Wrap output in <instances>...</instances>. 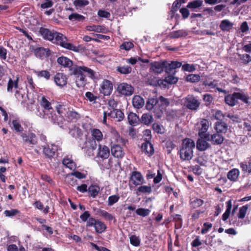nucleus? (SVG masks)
<instances>
[{
	"label": "nucleus",
	"mask_w": 251,
	"mask_h": 251,
	"mask_svg": "<svg viewBox=\"0 0 251 251\" xmlns=\"http://www.w3.org/2000/svg\"><path fill=\"white\" fill-rule=\"evenodd\" d=\"M39 32L45 39L50 41L53 44L70 50L78 51V47L72 43H68L67 38L61 33L51 31L42 27L40 28Z\"/></svg>",
	"instance_id": "obj_1"
},
{
	"label": "nucleus",
	"mask_w": 251,
	"mask_h": 251,
	"mask_svg": "<svg viewBox=\"0 0 251 251\" xmlns=\"http://www.w3.org/2000/svg\"><path fill=\"white\" fill-rule=\"evenodd\" d=\"M71 75L75 76V82L78 88H83L88 83L87 77L92 80L97 79V74L92 69L85 66H79L75 65L70 69Z\"/></svg>",
	"instance_id": "obj_2"
},
{
	"label": "nucleus",
	"mask_w": 251,
	"mask_h": 251,
	"mask_svg": "<svg viewBox=\"0 0 251 251\" xmlns=\"http://www.w3.org/2000/svg\"><path fill=\"white\" fill-rule=\"evenodd\" d=\"M195 143L191 139L186 138L182 141L179 151L180 158L182 160H190L193 156Z\"/></svg>",
	"instance_id": "obj_3"
},
{
	"label": "nucleus",
	"mask_w": 251,
	"mask_h": 251,
	"mask_svg": "<svg viewBox=\"0 0 251 251\" xmlns=\"http://www.w3.org/2000/svg\"><path fill=\"white\" fill-rule=\"evenodd\" d=\"M182 63L178 61H167L165 60L158 62V74L165 71L168 74L174 75L176 71L175 69L180 68Z\"/></svg>",
	"instance_id": "obj_4"
},
{
	"label": "nucleus",
	"mask_w": 251,
	"mask_h": 251,
	"mask_svg": "<svg viewBox=\"0 0 251 251\" xmlns=\"http://www.w3.org/2000/svg\"><path fill=\"white\" fill-rule=\"evenodd\" d=\"M181 102L187 108L197 111L200 105V102L193 95H188L181 100Z\"/></svg>",
	"instance_id": "obj_5"
},
{
	"label": "nucleus",
	"mask_w": 251,
	"mask_h": 251,
	"mask_svg": "<svg viewBox=\"0 0 251 251\" xmlns=\"http://www.w3.org/2000/svg\"><path fill=\"white\" fill-rule=\"evenodd\" d=\"M87 227H94L96 232L98 233H102L106 229V226L104 222L96 220L94 218H89L86 223Z\"/></svg>",
	"instance_id": "obj_6"
},
{
	"label": "nucleus",
	"mask_w": 251,
	"mask_h": 251,
	"mask_svg": "<svg viewBox=\"0 0 251 251\" xmlns=\"http://www.w3.org/2000/svg\"><path fill=\"white\" fill-rule=\"evenodd\" d=\"M21 136L23 139L24 145L29 147V149L33 148L34 146L36 145L38 143L37 137L32 132L29 133L27 134L22 133Z\"/></svg>",
	"instance_id": "obj_7"
},
{
	"label": "nucleus",
	"mask_w": 251,
	"mask_h": 251,
	"mask_svg": "<svg viewBox=\"0 0 251 251\" xmlns=\"http://www.w3.org/2000/svg\"><path fill=\"white\" fill-rule=\"evenodd\" d=\"M58 150V146L57 145L55 144L47 145L43 148V153L46 158L52 161V159L54 158L56 155Z\"/></svg>",
	"instance_id": "obj_8"
},
{
	"label": "nucleus",
	"mask_w": 251,
	"mask_h": 251,
	"mask_svg": "<svg viewBox=\"0 0 251 251\" xmlns=\"http://www.w3.org/2000/svg\"><path fill=\"white\" fill-rule=\"evenodd\" d=\"M117 91L121 95L129 97L134 93V88L131 84L122 82L118 85Z\"/></svg>",
	"instance_id": "obj_9"
},
{
	"label": "nucleus",
	"mask_w": 251,
	"mask_h": 251,
	"mask_svg": "<svg viewBox=\"0 0 251 251\" xmlns=\"http://www.w3.org/2000/svg\"><path fill=\"white\" fill-rule=\"evenodd\" d=\"M55 108L58 114L59 115V117L56 121H54V123H56L59 126L62 127L63 126L64 117L66 115L68 108L64 104H58L56 105Z\"/></svg>",
	"instance_id": "obj_10"
},
{
	"label": "nucleus",
	"mask_w": 251,
	"mask_h": 251,
	"mask_svg": "<svg viewBox=\"0 0 251 251\" xmlns=\"http://www.w3.org/2000/svg\"><path fill=\"white\" fill-rule=\"evenodd\" d=\"M209 121L205 119H202L201 120L200 122L197 124V128L198 130V135L201 138L205 139L206 136L209 135L206 134L208 127H209Z\"/></svg>",
	"instance_id": "obj_11"
},
{
	"label": "nucleus",
	"mask_w": 251,
	"mask_h": 251,
	"mask_svg": "<svg viewBox=\"0 0 251 251\" xmlns=\"http://www.w3.org/2000/svg\"><path fill=\"white\" fill-rule=\"evenodd\" d=\"M113 90L112 83L108 80L104 79L100 85V91L104 96H109Z\"/></svg>",
	"instance_id": "obj_12"
},
{
	"label": "nucleus",
	"mask_w": 251,
	"mask_h": 251,
	"mask_svg": "<svg viewBox=\"0 0 251 251\" xmlns=\"http://www.w3.org/2000/svg\"><path fill=\"white\" fill-rule=\"evenodd\" d=\"M54 81L60 88L65 86L68 82V76L62 73H57L54 76Z\"/></svg>",
	"instance_id": "obj_13"
},
{
	"label": "nucleus",
	"mask_w": 251,
	"mask_h": 251,
	"mask_svg": "<svg viewBox=\"0 0 251 251\" xmlns=\"http://www.w3.org/2000/svg\"><path fill=\"white\" fill-rule=\"evenodd\" d=\"M205 140L212 142L214 145H221L223 143L224 137L220 134L216 133L212 135H207Z\"/></svg>",
	"instance_id": "obj_14"
},
{
	"label": "nucleus",
	"mask_w": 251,
	"mask_h": 251,
	"mask_svg": "<svg viewBox=\"0 0 251 251\" xmlns=\"http://www.w3.org/2000/svg\"><path fill=\"white\" fill-rule=\"evenodd\" d=\"M141 151L142 152L145 153L149 156H151L154 153L153 145L149 141L145 140V142L142 144Z\"/></svg>",
	"instance_id": "obj_15"
},
{
	"label": "nucleus",
	"mask_w": 251,
	"mask_h": 251,
	"mask_svg": "<svg viewBox=\"0 0 251 251\" xmlns=\"http://www.w3.org/2000/svg\"><path fill=\"white\" fill-rule=\"evenodd\" d=\"M130 181L133 184L139 185L144 183V178L141 173L135 171L132 172Z\"/></svg>",
	"instance_id": "obj_16"
},
{
	"label": "nucleus",
	"mask_w": 251,
	"mask_h": 251,
	"mask_svg": "<svg viewBox=\"0 0 251 251\" xmlns=\"http://www.w3.org/2000/svg\"><path fill=\"white\" fill-rule=\"evenodd\" d=\"M111 151L112 154L117 158H122L125 154L122 148L118 144H113L112 142L111 143Z\"/></svg>",
	"instance_id": "obj_17"
},
{
	"label": "nucleus",
	"mask_w": 251,
	"mask_h": 251,
	"mask_svg": "<svg viewBox=\"0 0 251 251\" xmlns=\"http://www.w3.org/2000/svg\"><path fill=\"white\" fill-rule=\"evenodd\" d=\"M14 79L9 78L7 86V90L9 92H13V88L17 89L19 88V76L17 75Z\"/></svg>",
	"instance_id": "obj_18"
},
{
	"label": "nucleus",
	"mask_w": 251,
	"mask_h": 251,
	"mask_svg": "<svg viewBox=\"0 0 251 251\" xmlns=\"http://www.w3.org/2000/svg\"><path fill=\"white\" fill-rule=\"evenodd\" d=\"M96 140L92 139H88L85 143V146L82 148L84 151L86 153L87 151H93L95 150L97 147V144Z\"/></svg>",
	"instance_id": "obj_19"
},
{
	"label": "nucleus",
	"mask_w": 251,
	"mask_h": 251,
	"mask_svg": "<svg viewBox=\"0 0 251 251\" xmlns=\"http://www.w3.org/2000/svg\"><path fill=\"white\" fill-rule=\"evenodd\" d=\"M57 62L59 65L63 66L64 67L69 68L70 71V69L74 67H73V61L67 57L63 56H60L57 58Z\"/></svg>",
	"instance_id": "obj_20"
},
{
	"label": "nucleus",
	"mask_w": 251,
	"mask_h": 251,
	"mask_svg": "<svg viewBox=\"0 0 251 251\" xmlns=\"http://www.w3.org/2000/svg\"><path fill=\"white\" fill-rule=\"evenodd\" d=\"M133 106L136 109L142 108L145 104L144 99L139 95H135L132 100Z\"/></svg>",
	"instance_id": "obj_21"
},
{
	"label": "nucleus",
	"mask_w": 251,
	"mask_h": 251,
	"mask_svg": "<svg viewBox=\"0 0 251 251\" xmlns=\"http://www.w3.org/2000/svg\"><path fill=\"white\" fill-rule=\"evenodd\" d=\"M225 101L229 106H233L235 105L238 102L236 92L226 96L225 97Z\"/></svg>",
	"instance_id": "obj_22"
},
{
	"label": "nucleus",
	"mask_w": 251,
	"mask_h": 251,
	"mask_svg": "<svg viewBox=\"0 0 251 251\" xmlns=\"http://www.w3.org/2000/svg\"><path fill=\"white\" fill-rule=\"evenodd\" d=\"M110 154L109 148L106 146L99 145L98 156L102 159H107Z\"/></svg>",
	"instance_id": "obj_23"
},
{
	"label": "nucleus",
	"mask_w": 251,
	"mask_h": 251,
	"mask_svg": "<svg viewBox=\"0 0 251 251\" xmlns=\"http://www.w3.org/2000/svg\"><path fill=\"white\" fill-rule=\"evenodd\" d=\"M33 72L39 78H44L46 80L50 79L51 75L48 70H33Z\"/></svg>",
	"instance_id": "obj_24"
},
{
	"label": "nucleus",
	"mask_w": 251,
	"mask_h": 251,
	"mask_svg": "<svg viewBox=\"0 0 251 251\" xmlns=\"http://www.w3.org/2000/svg\"><path fill=\"white\" fill-rule=\"evenodd\" d=\"M214 129L218 133H226L227 130V126L225 122L218 121L215 124Z\"/></svg>",
	"instance_id": "obj_25"
},
{
	"label": "nucleus",
	"mask_w": 251,
	"mask_h": 251,
	"mask_svg": "<svg viewBox=\"0 0 251 251\" xmlns=\"http://www.w3.org/2000/svg\"><path fill=\"white\" fill-rule=\"evenodd\" d=\"M129 124L132 126H136L139 124L140 119L137 115L133 112H130L127 116Z\"/></svg>",
	"instance_id": "obj_26"
},
{
	"label": "nucleus",
	"mask_w": 251,
	"mask_h": 251,
	"mask_svg": "<svg viewBox=\"0 0 251 251\" xmlns=\"http://www.w3.org/2000/svg\"><path fill=\"white\" fill-rule=\"evenodd\" d=\"M41 106L45 110L50 111L52 110L53 108L51 106V102L47 99V98L43 96L41 97L39 101Z\"/></svg>",
	"instance_id": "obj_27"
},
{
	"label": "nucleus",
	"mask_w": 251,
	"mask_h": 251,
	"mask_svg": "<svg viewBox=\"0 0 251 251\" xmlns=\"http://www.w3.org/2000/svg\"><path fill=\"white\" fill-rule=\"evenodd\" d=\"M240 171L238 169L234 168L230 170L227 174V177L231 181H236L238 178Z\"/></svg>",
	"instance_id": "obj_28"
},
{
	"label": "nucleus",
	"mask_w": 251,
	"mask_h": 251,
	"mask_svg": "<svg viewBox=\"0 0 251 251\" xmlns=\"http://www.w3.org/2000/svg\"><path fill=\"white\" fill-rule=\"evenodd\" d=\"M100 191V187L96 184H92L88 188V192L89 196L93 198H95L99 193Z\"/></svg>",
	"instance_id": "obj_29"
},
{
	"label": "nucleus",
	"mask_w": 251,
	"mask_h": 251,
	"mask_svg": "<svg viewBox=\"0 0 251 251\" xmlns=\"http://www.w3.org/2000/svg\"><path fill=\"white\" fill-rule=\"evenodd\" d=\"M92 139L97 142L101 141L103 139V134L101 131L97 128H93L91 130Z\"/></svg>",
	"instance_id": "obj_30"
},
{
	"label": "nucleus",
	"mask_w": 251,
	"mask_h": 251,
	"mask_svg": "<svg viewBox=\"0 0 251 251\" xmlns=\"http://www.w3.org/2000/svg\"><path fill=\"white\" fill-rule=\"evenodd\" d=\"M233 24L228 20H224L220 25V29L224 31H229L233 27Z\"/></svg>",
	"instance_id": "obj_31"
},
{
	"label": "nucleus",
	"mask_w": 251,
	"mask_h": 251,
	"mask_svg": "<svg viewBox=\"0 0 251 251\" xmlns=\"http://www.w3.org/2000/svg\"><path fill=\"white\" fill-rule=\"evenodd\" d=\"M62 164L70 170H75L76 168V164L73 159L68 156L65 157L62 160Z\"/></svg>",
	"instance_id": "obj_32"
},
{
	"label": "nucleus",
	"mask_w": 251,
	"mask_h": 251,
	"mask_svg": "<svg viewBox=\"0 0 251 251\" xmlns=\"http://www.w3.org/2000/svg\"><path fill=\"white\" fill-rule=\"evenodd\" d=\"M210 147V145L204 139H199L197 141V148L201 151H204Z\"/></svg>",
	"instance_id": "obj_33"
},
{
	"label": "nucleus",
	"mask_w": 251,
	"mask_h": 251,
	"mask_svg": "<svg viewBox=\"0 0 251 251\" xmlns=\"http://www.w3.org/2000/svg\"><path fill=\"white\" fill-rule=\"evenodd\" d=\"M188 35L187 32L183 29L172 31L170 33V37L171 38H178L179 37H185Z\"/></svg>",
	"instance_id": "obj_34"
},
{
	"label": "nucleus",
	"mask_w": 251,
	"mask_h": 251,
	"mask_svg": "<svg viewBox=\"0 0 251 251\" xmlns=\"http://www.w3.org/2000/svg\"><path fill=\"white\" fill-rule=\"evenodd\" d=\"M65 118H66L68 122H72L74 120H76L79 117L78 113L75 111H70L69 109L65 115Z\"/></svg>",
	"instance_id": "obj_35"
},
{
	"label": "nucleus",
	"mask_w": 251,
	"mask_h": 251,
	"mask_svg": "<svg viewBox=\"0 0 251 251\" xmlns=\"http://www.w3.org/2000/svg\"><path fill=\"white\" fill-rule=\"evenodd\" d=\"M86 29L89 31H94L96 32H104L105 27L103 25H91L86 26Z\"/></svg>",
	"instance_id": "obj_36"
},
{
	"label": "nucleus",
	"mask_w": 251,
	"mask_h": 251,
	"mask_svg": "<svg viewBox=\"0 0 251 251\" xmlns=\"http://www.w3.org/2000/svg\"><path fill=\"white\" fill-rule=\"evenodd\" d=\"M203 85L210 88H215L218 86V81L206 76V78L203 82Z\"/></svg>",
	"instance_id": "obj_37"
},
{
	"label": "nucleus",
	"mask_w": 251,
	"mask_h": 251,
	"mask_svg": "<svg viewBox=\"0 0 251 251\" xmlns=\"http://www.w3.org/2000/svg\"><path fill=\"white\" fill-rule=\"evenodd\" d=\"M153 121L152 115L149 113H144L142 115L140 122L146 125H149Z\"/></svg>",
	"instance_id": "obj_38"
},
{
	"label": "nucleus",
	"mask_w": 251,
	"mask_h": 251,
	"mask_svg": "<svg viewBox=\"0 0 251 251\" xmlns=\"http://www.w3.org/2000/svg\"><path fill=\"white\" fill-rule=\"evenodd\" d=\"M10 121L9 122L11 128L14 129L16 132H22L23 131V128L21 124L17 120H13L11 122V125L10 124Z\"/></svg>",
	"instance_id": "obj_39"
},
{
	"label": "nucleus",
	"mask_w": 251,
	"mask_h": 251,
	"mask_svg": "<svg viewBox=\"0 0 251 251\" xmlns=\"http://www.w3.org/2000/svg\"><path fill=\"white\" fill-rule=\"evenodd\" d=\"M226 210L222 215V220L224 221H226L228 218L231 212L232 207V201L231 200L226 202Z\"/></svg>",
	"instance_id": "obj_40"
},
{
	"label": "nucleus",
	"mask_w": 251,
	"mask_h": 251,
	"mask_svg": "<svg viewBox=\"0 0 251 251\" xmlns=\"http://www.w3.org/2000/svg\"><path fill=\"white\" fill-rule=\"evenodd\" d=\"M151 192V188L150 186L143 185L139 187L136 190V194L140 195L141 194H150Z\"/></svg>",
	"instance_id": "obj_41"
},
{
	"label": "nucleus",
	"mask_w": 251,
	"mask_h": 251,
	"mask_svg": "<svg viewBox=\"0 0 251 251\" xmlns=\"http://www.w3.org/2000/svg\"><path fill=\"white\" fill-rule=\"evenodd\" d=\"M240 166L244 173H251V161H246L241 162L240 164Z\"/></svg>",
	"instance_id": "obj_42"
},
{
	"label": "nucleus",
	"mask_w": 251,
	"mask_h": 251,
	"mask_svg": "<svg viewBox=\"0 0 251 251\" xmlns=\"http://www.w3.org/2000/svg\"><path fill=\"white\" fill-rule=\"evenodd\" d=\"M116 70L121 74L127 75L131 73L132 68L128 65L120 66L117 67Z\"/></svg>",
	"instance_id": "obj_43"
},
{
	"label": "nucleus",
	"mask_w": 251,
	"mask_h": 251,
	"mask_svg": "<svg viewBox=\"0 0 251 251\" xmlns=\"http://www.w3.org/2000/svg\"><path fill=\"white\" fill-rule=\"evenodd\" d=\"M98 212L99 215L105 220L109 221H112L113 220H115V218L113 215L104 210L100 209Z\"/></svg>",
	"instance_id": "obj_44"
},
{
	"label": "nucleus",
	"mask_w": 251,
	"mask_h": 251,
	"mask_svg": "<svg viewBox=\"0 0 251 251\" xmlns=\"http://www.w3.org/2000/svg\"><path fill=\"white\" fill-rule=\"evenodd\" d=\"M204 203V201L200 199H195L190 201L191 208L196 209L201 206Z\"/></svg>",
	"instance_id": "obj_45"
},
{
	"label": "nucleus",
	"mask_w": 251,
	"mask_h": 251,
	"mask_svg": "<svg viewBox=\"0 0 251 251\" xmlns=\"http://www.w3.org/2000/svg\"><path fill=\"white\" fill-rule=\"evenodd\" d=\"M184 0H176L172 6V8L171 10L172 16H174V13L177 11L178 9L180 7L181 3H184Z\"/></svg>",
	"instance_id": "obj_46"
},
{
	"label": "nucleus",
	"mask_w": 251,
	"mask_h": 251,
	"mask_svg": "<svg viewBox=\"0 0 251 251\" xmlns=\"http://www.w3.org/2000/svg\"><path fill=\"white\" fill-rule=\"evenodd\" d=\"M201 77L198 74H189L186 78V80L187 82L192 83L198 82L200 80Z\"/></svg>",
	"instance_id": "obj_47"
},
{
	"label": "nucleus",
	"mask_w": 251,
	"mask_h": 251,
	"mask_svg": "<svg viewBox=\"0 0 251 251\" xmlns=\"http://www.w3.org/2000/svg\"><path fill=\"white\" fill-rule=\"evenodd\" d=\"M203 3L201 0H195L188 3L187 7L191 9H196L201 7Z\"/></svg>",
	"instance_id": "obj_48"
},
{
	"label": "nucleus",
	"mask_w": 251,
	"mask_h": 251,
	"mask_svg": "<svg viewBox=\"0 0 251 251\" xmlns=\"http://www.w3.org/2000/svg\"><path fill=\"white\" fill-rule=\"evenodd\" d=\"M68 19L72 21H83L85 19V17L78 13H72L69 16Z\"/></svg>",
	"instance_id": "obj_49"
},
{
	"label": "nucleus",
	"mask_w": 251,
	"mask_h": 251,
	"mask_svg": "<svg viewBox=\"0 0 251 251\" xmlns=\"http://www.w3.org/2000/svg\"><path fill=\"white\" fill-rule=\"evenodd\" d=\"M157 104V98H149L146 103V108L148 110H151Z\"/></svg>",
	"instance_id": "obj_50"
},
{
	"label": "nucleus",
	"mask_w": 251,
	"mask_h": 251,
	"mask_svg": "<svg viewBox=\"0 0 251 251\" xmlns=\"http://www.w3.org/2000/svg\"><path fill=\"white\" fill-rule=\"evenodd\" d=\"M20 213V211L17 209H12L10 210H5L3 212L4 215L6 217H12L16 216L17 214H19Z\"/></svg>",
	"instance_id": "obj_51"
},
{
	"label": "nucleus",
	"mask_w": 251,
	"mask_h": 251,
	"mask_svg": "<svg viewBox=\"0 0 251 251\" xmlns=\"http://www.w3.org/2000/svg\"><path fill=\"white\" fill-rule=\"evenodd\" d=\"M248 209V206L247 205L241 207L239 209V213L237 214L238 218L241 219H244L246 216Z\"/></svg>",
	"instance_id": "obj_52"
},
{
	"label": "nucleus",
	"mask_w": 251,
	"mask_h": 251,
	"mask_svg": "<svg viewBox=\"0 0 251 251\" xmlns=\"http://www.w3.org/2000/svg\"><path fill=\"white\" fill-rule=\"evenodd\" d=\"M164 79L169 85L176 84L178 81V78L174 76L172 74L168 75Z\"/></svg>",
	"instance_id": "obj_53"
},
{
	"label": "nucleus",
	"mask_w": 251,
	"mask_h": 251,
	"mask_svg": "<svg viewBox=\"0 0 251 251\" xmlns=\"http://www.w3.org/2000/svg\"><path fill=\"white\" fill-rule=\"evenodd\" d=\"M237 100H240L245 103H249V97L247 94L239 92H236Z\"/></svg>",
	"instance_id": "obj_54"
},
{
	"label": "nucleus",
	"mask_w": 251,
	"mask_h": 251,
	"mask_svg": "<svg viewBox=\"0 0 251 251\" xmlns=\"http://www.w3.org/2000/svg\"><path fill=\"white\" fill-rule=\"evenodd\" d=\"M119 195H114L110 196L108 199V205L112 206L115 203L118 201L120 199Z\"/></svg>",
	"instance_id": "obj_55"
},
{
	"label": "nucleus",
	"mask_w": 251,
	"mask_h": 251,
	"mask_svg": "<svg viewBox=\"0 0 251 251\" xmlns=\"http://www.w3.org/2000/svg\"><path fill=\"white\" fill-rule=\"evenodd\" d=\"M238 56L244 64H247L251 61V56L248 54H239Z\"/></svg>",
	"instance_id": "obj_56"
},
{
	"label": "nucleus",
	"mask_w": 251,
	"mask_h": 251,
	"mask_svg": "<svg viewBox=\"0 0 251 251\" xmlns=\"http://www.w3.org/2000/svg\"><path fill=\"white\" fill-rule=\"evenodd\" d=\"M134 45L131 42H124L120 46V50H129L133 48Z\"/></svg>",
	"instance_id": "obj_57"
},
{
	"label": "nucleus",
	"mask_w": 251,
	"mask_h": 251,
	"mask_svg": "<svg viewBox=\"0 0 251 251\" xmlns=\"http://www.w3.org/2000/svg\"><path fill=\"white\" fill-rule=\"evenodd\" d=\"M212 113L213 116L214 117L215 119L216 120H221L226 116V115L223 114L221 110H213Z\"/></svg>",
	"instance_id": "obj_58"
},
{
	"label": "nucleus",
	"mask_w": 251,
	"mask_h": 251,
	"mask_svg": "<svg viewBox=\"0 0 251 251\" xmlns=\"http://www.w3.org/2000/svg\"><path fill=\"white\" fill-rule=\"evenodd\" d=\"M181 66L182 70L184 71L192 72H194L196 69V65L194 64L186 63Z\"/></svg>",
	"instance_id": "obj_59"
},
{
	"label": "nucleus",
	"mask_w": 251,
	"mask_h": 251,
	"mask_svg": "<svg viewBox=\"0 0 251 251\" xmlns=\"http://www.w3.org/2000/svg\"><path fill=\"white\" fill-rule=\"evenodd\" d=\"M147 84L153 86H157V77L154 75H150L148 78V80L146 82Z\"/></svg>",
	"instance_id": "obj_60"
},
{
	"label": "nucleus",
	"mask_w": 251,
	"mask_h": 251,
	"mask_svg": "<svg viewBox=\"0 0 251 251\" xmlns=\"http://www.w3.org/2000/svg\"><path fill=\"white\" fill-rule=\"evenodd\" d=\"M27 85L26 86L29 87V88L32 90L34 91V90L35 89L36 84L33 81V79L31 76L30 75H27Z\"/></svg>",
	"instance_id": "obj_61"
},
{
	"label": "nucleus",
	"mask_w": 251,
	"mask_h": 251,
	"mask_svg": "<svg viewBox=\"0 0 251 251\" xmlns=\"http://www.w3.org/2000/svg\"><path fill=\"white\" fill-rule=\"evenodd\" d=\"M136 213L138 215L146 217L149 215V210L143 208H139L136 210Z\"/></svg>",
	"instance_id": "obj_62"
},
{
	"label": "nucleus",
	"mask_w": 251,
	"mask_h": 251,
	"mask_svg": "<svg viewBox=\"0 0 251 251\" xmlns=\"http://www.w3.org/2000/svg\"><path fill=\"white\" fill-rule=\"evenodd\" d=\"M22 89V88H20L19 87L18 89H16L15 92V96L19 101H23L25 97V94H22V92L21 91V90Z\"/></svg>",
	"instance_id": "obj_63"
},
{
	"label": "nucleus",
	"mask_w": 251,
	"mask_h": 251,
	"mask_svg": "<svg viewBox=\"0 0 251 251\" xmlns=\"http://www.w3.org/2000/svg\"><path fill=\"white\" fill-rule=\"evenodd\" d=\"M7 251H25L24 247H20L18 250L17 246L15 244H11L8 246Z\"/></svg>",
	"instance_id": "obj_64"
}]
</instances>
